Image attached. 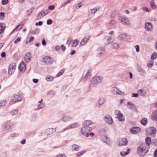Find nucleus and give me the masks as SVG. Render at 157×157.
Here are the masks:
<instances>
[{
	"mask_svg": "<svg viewBox=\"0 0 157 157\" xmlns=\"http://www.w3.org/2000/svg\"><path fill=\"white\" fill-rule=\"evenodd\" d=\"M141 124L144 125H145L147 123V120L146 118H144L141 121Z\"/></svg>",
	"mask_w": 157,
	"mask_h": 157,
	"instance_id": "nucleus-31",
	"label": "nucleus"
},
{
	"mask_svg": "<svg viewBox=\"0 0 157 157\" xmlns=\"http://www.w3.org/2000/svg\"><path fill=\"white\" fill-rule=\"evenodd\" d=\"M105 52V50L102 48H98L97 50L98 56H101Z\"/></svg>",
	"mask_w": 157,
	"mask_h": 157,
	"instance_id": "nucleus-19",
	"label": "nucleus"
},
{
	"mask_svg": "<svg viewBox=\"0 0 157 157\" xmlns=\"http://www.w3.org/2000/svg\"><path fill=\"white\" fill-rule=\"evenodd\" d=\"M43 24V23L41 21H40L38 22H36V25H41Z\"/></svg>",
	"mask_w": 157,
	"mask_h": 157,
	"instance_id": "nucleus-57",
	"label": "nucleus"
},
{
	"mask_svg": "<svg viewBox=\"0 0 157 157\" xmlns=\"http://www.w3.org/2000/svg\"><path fill=\"white\" fill-rule=\"evenodd\" d=\"M16 69V63H13L10 65L8 73L10 75L13 74L15 70Z\"/></svg>",
	"mask_w": 157,
	"mask_h": 157,
	"instance_id": "nucleus-5",
	"label": "nucleus"
},
{
	"mask_svg": "<svg viewBox=\"0 0 157 157\" xmlns=\"http://www.w3.org/2000/svg\"><path fill=\"white\" fill-rule=\"evenodd\" d=\"M26 65L24 62H22L19 67V70L21 72H24L26 70Z\"/></svg>",
	"mask_w": 157,
	"mask_h": 157,
	"instance_id": "nucleus-11",
	"label": "nucleus"
},
{
	"mask_svg": "<svg viewBox=\"0 0 157 157\" xmlns=\"http://www.w3.org/2000/svg\"><path fill=\"white\" fill-rule=\"evenodd\" d=\"M72 40V39L71 38H69L68 39L67 42V44L68 45L69 47L70 46V44Z\"/></svg>",
	"mask_w": 157,
	"mask_h": 157,
	"instance_id": "nucleus-46",
	"label": "nucleus"
},
{
	"mask_svg": "<svg viewBox=\"0 0 157 157\" xmlns=\"http://www.w3.org/2000/svg\"><path fill=\"white\" fill-rule=\"evenodd\" d=\"M115 114L117 116L120 121H123L124 120V117L123 114L121 112L118 110L115 111Z\"/></svg>",
	"mask_w": 157,
	"mask_h": 157,
	"instance_id": "nucleus-6",
	"label": "nucleus"
},
{
	"mask_svg": "<svg viewBox=\"0 0 157 157\" xmlns=\"http://www.w3.org/2000/svg\"><path fill=\"white\" fill-rule=\"evenodd\" d=\"M31 54L29 53H28L25 55V60L26 62H29L31 59Z\"/></svg>",
	"mask_w": 157,
	"mask_h": 157,
	"instance_id": "nucleus-17",
	"label": "nucleus"
},
{
	"mask_svg": "<svg viewBox=\"0 0 157 157\" xmlns=\"http://www.w3.org/2000/svg\"><path fill=\"white\" fill-rule=\"evenodd\" d=\"M5 28V26L4 24L0 23V34L3 32Z\"/></svg>",
	"mask_w": 157,
	"mask_h": 157,
	"instance_id": "nucleus-23",
	"label": "nucleus"
},
{
	"mask_svg": "<svg viewBox=\"0 0 157 157\" xmlns=\"http://www.w3.org/2000/svg\"><path fill=\"white\" fill-rule=\"evenodd\" d=\"M119 47V46L117 43H114L112 45V48L114 49H117Z\"/></svg>",
	"mask_w": 157,
	"mask_h": 157,
	"instance_id": "nucleus-35",
	"label": "nucleus"
},
{
	"mask_svg": "<svg viewBox=\"0 0 157 157\" xmlns=\"http://www.w3.org/2000/svg\"><path fill=\"white\" fill-rule=\"evenodd\" d=\"M130 131L132 133L137 134L140 132V129L138 127H133L131 129Z\"/></svg>",
	"mask_w": 157,
	"mask_h": 157,
	"instance_id": "nucleus-10",
	"label": "nucleus"
},
{
	"mask_svg": "<svg viewBox=\"0 0 157 157\" xmlns=\"http://www.w3.org/2000/svg\"><path fill=\"white\" fill-rule=\"evenodd\" d=\"M154 157H157V148L154 153Z\"/></svg>",
	"mask_w": 157,
	"mask_h": 157,
	"instance_id": "nucleus-64",
	"label": "nucleus"
},
{
	"mask_svg": "<svg viewBox=\"0 0 157 157\" xmlns=\"http://www.w3.org/2000/svg\"><path fill=\"white\" fill-rule=\"evenodd\" d=\"M42 43L43 46H45L46 45V42L44 39H43L42 41Z\"/></svg>",
	"mask_w": 157,
	"mask_h": 157,
	"instance_id": "nucleus-56",
	"label": "nucleus"
},
{
	"mask_svg": "<svg viewBox=\"0 0 157 157\" xmlns=\"http://www.w3.org/2000/svg\"><path fill=\"white\" fill-rule=\"evenodd\" d=\"M119 37L122 40H124L126 39L127 35L125 34H122L119 36Z\"/></svg>",
	"mask_w": 157,
	"mask_h": 157,
	"instance_id": "nucleus-27",
	"label": "nucleus"
},
{
	"mask_svg": "<svg viewBox=\"0 0 157 157\" xmlns=\"http://www.w3.org/2000/svg\"><path fill=\"white\" fill-rule=\"evenodd\" d=\"M72 118L68 117L67 116H66L63 117L62 119V120L63 121H67L70 120V119H71Z\"/></svg>",
	"mask_w": 157,
	"mask_h": 157,
	"instance_id": "nucleus-37",
	"label": "nucleus"
},
{
	"mask_svg": "<svg viewBox=\"0 0 157 157\" xmlns=\"http://www.w3.org/2000/svg\"><path fill=\"white\" fill-rule=\"evenodd\" d=\"M128 144V141L126 138H123L120 140L119 142V146L126 145Z\"/></svg>",
	"mask_w": 157,
	"mask_h": 157,
	"instance_id": "nucleus-13",
	"label": "nucleus"
},
{
	"mask_svg": "<svg viewBox=\"0 0 157 157\" xmlns=\"http://www.w3.org/2000/svg\"><path fill=\"white\" fill-rule=\"evenodd\" d=\"M128 107L129 109L134 110L136 109L135 107L132 104H131L129 102H128Z\"/></svg>",
	"mask_w": 157,
	"mask_h": 157,
	"instance_id": "nucleus-26",
	"label": "nucleus"
},
{
	"mask_svg": "<svg viewBox=\"0 0 157 157\" xmlns=\"http://www.w3.org/2000/svg\"><path fill=\"white\" fill-rule=\"evenodd\" d=\"M24 26V25H23V24H21V25H17V27H16V28L14 29L13 30V31H12V33H13L14 32V31L17 29L20 26V28L19 29H18V30H20V29H21L23 27V26Z\"/></svg>",
	"mask_w": 157,
	"mask_h": 157,
	"instance_id": "nucleus-30",
	"label": "nucleus"
},
{
	"mask_svg": "<svg viewBox=\"0 0 157 157\" xmlns=\"http://www.w3.org/2000/svg\"><path fill=\"white\" fill-rule=\"evenodd\" d=\"M56 131V128H50L47 129L46 130V132L48 134H51L54 132Z\"/></svg>",
	"mask_w": 157,
	"mask_h": 157,
	"instance_id": "nucleus-20",
	"label": "nucleus"
},
{
	"mask_svg": "<svg viewBox=\"0 0 157 157\" xmlns=\"http://www.w3.org/2000/svg\"><path fill=\"white\" fill-rule=\"evenodd\" d=\"M138 94L141 96H144L146 94V93L145 91V89H141L138 91Z\"/></svg>",
	"mask_w": 157,
	"mask_h": 157,
	"instance_id": "nucleus-22",
	"label": "nucleus"
},
{
	"mask_svg": "<svg viewBox=\"0 0 157 157\" xmlns=\"http://www.w3.org/2000/svg\"><path fill=\"white\" fill-rule=\"evenodd\" d=\"M130 150H131L130 149L128 148L127 149V151L126 152H125L124 155L123 154V153L122 151L120 152V154L123 157L126 155H128V154L130 152Z\"/></svg>",
	"mask_w": 157,
	"mask_h": 157,
	"instance_id": "nucleus-28",
	"label": "nucleus"
},
{
	"mask_svg": "<svg viewBox=\"0 0 157 157\" xmlns=\"http://www.w3.org/2000/svg\"><path fill=\"white\" fill-rule=\"evenodd\" d=\"M101 139L102 141L105 142L107 144H109L110 143V140L109 138L105 135L102 136L101 137Z\"/></svg>",
	"mask_w": 157,
	"mask_h": 157,
	"instance_id": "nucleus-15",
	"label": "nucleus"
},
{
	"mask_svg": "<svg viewBox=\"0 0 157 157\" xmlns=\"http://www.w3.org/2000/svg\"><path fill=\"white\" fill-rule=\"evenodd\" d=\"M102 79V77L101 76H96L94 77L91 79V84L92 85H95L100 83L101 82Z\"/></svg>",
	"mask_w": 157,
	"mask_h": 157,
	"instance_id": "nucleus-2",
	"label": "nucleus"
},
{
	"mask_svg": "<svg viewBox=\"0 0 157 157\" xmlns=\"http://www.w3.org/2000/svg\"><path fill=\"white\" fill-rule=\"evenodd\" d=\"M145 142L146 144V146L147 147H148V148H149V146L151 143V140L150 138L149 137H147L145 139Z\"/></svg>",
	"mask_w": 157,
	"mask_h": 157,
	"instance_id": "nucleus-21",
	"label": "nucleus"
},
{
	"mask_svg": "<svg viewBox=\"0 0 157 157\" xmlns=\"http://www.w3.org/2000/svg\"><path fill=\"white\" fill-rule=\"evenodd\" d=\"M78 124L77 123H75L71 124L70 126V128H74L78 127Z\"/></svg>",
	"mask_w": 157,
	"mask_h": 157,
	"instance_id": "nucleus-32",
	"label": "nucleus"
},
{
	"mask_svg": "<svg viewBox=\"0 0 157 157\" xmlns=\"http://www.w3.org/2000/svg\"><path fill=\"white\" fill-rule=\"evenodd\" d=\"M91 74V71L90 70H89L87 71L86 74L85 75L84 77V78H87L89 77V76H90Z\"/></svg>",
	"mask_w": 157,
	"mask_h": 157,
	"instance_id": "nucleus-33",
	"label": "nucleus"
},
{
	"mask_svg": "<svg viewBox=\"0 0 157 157\" xmlns=\"http://www.w3.org/2000/svg\"><path fill=\"white\" fill-rule=\"evenodd\" d=\"M41 13L44 15V16L47 15L48 13V10H43L41 11Z\"/></svg>",
	"mask_w": 157,
	"mask_h": 157,
	"instance_id": "nucleus-40",
	"label": "nucleus"
},
{
	"mask_svg": "<svg viewBox=\"0 0 157 157\" xmlns=\"http://www.w3.org/2000/svg\"><path fill=\"white\" fill-rule=\"evenodd\" d=\"M157 57V54L156 53H153L151 57L152 59H156Z\"/></svg>",
	"mask_w": 157,
	"mask_h": 157,
	"instance_id": "nucleus-45",
	"label": "nucleus"
},
{
	"mask_svg": "<svg viewBox=\"0 0 157 157\" xmlns=\"http://www.w3.org/2000/svg\"><path fill=\"white\" fill-rule=\"evenodd\" d=\"M147 132L148 134L152 135L155 134L156 132V131L154 127H151L147 129Z\"/></svg>",
	"mask_w": 157,
	"mask_h": 157,
	"instance_id": "nucleus-7",
	"label": "nucleus"
},
{
	"mask_svg": "<svg viewBox=\"0 0 157 157\" xmlns=\"http://www.w3.org/2000/svg\"><path fill=\"white\" fill-rule=\"evenodd\" d=\"M53 79V77L51 76H48L46 78V80L48 81H52Z\"/></svg>",
	"mask_w": 157,
	"mask_h": 157,
	"instance_id": "nucleus-41",
	"label": "nucleus"
},
{
	"mask_svg": "<svg viewBox=\"0 0 157 157\" xmlns=\"http://www.w3.org/2000/svg\"><path fill=\"white\" fill-rule=\"evenodd\" d=\"M84 125L85 126H87L91 124H92V122L91 121H84Z\"/></svg>",
	"mask_w": 157,
	"mask_h": 157,
	"instance_id": "nucleus-25",
	"label": "nucleus"
},
{
	"mask_svg": "<svg viewBox=\"0 0 157 157\" xmlns=\"http://www.w3.org/2000/svg\"><path fill=\"white\" fill-rule=\"evenodd\" d=\"M44 16V15L40 12L38 15L36 17V19L38 20L40 19L42 17Z\"/></svg>",
	"mask_w": 157,
	"mask_h": 157,
	"instance_id": "nucleus-38",
	"label": "nucleus"
},
{
	"mask_svg": "<svg viewBox=\"0 0 157 157\" xmlns=\"http://www.w3.org/2000/svg\"><path fill=\"white\" fill-rule=\"evenodd\" d=\"M44 106V104H40L38 105V108L40 109H41L43 108Z\"/></svg>",
	"mask_w": 157,
	"mask_h": 157,
	"instance_id": "nucleus-58",
	"label": "nucleus"
},
{
	"mask_svg": "<svg viewBox=\"0 0 157 157\" xmlns=\"http://www.w3.org/2000/svg\"><path fill=\"white\" fill-rule=\"evenodd\" d=\"M1 56L2 57H4L6 56V53L5 52H2L1 54Z\"/></svg>",
	"mask_w": 157,
	"mask_h": 157,
	"instance_id": "nucleus-62",
	"label": "nucleus"
},
{
	"mask_svg": "<svg viewBox=\"0 0 157 157\" xmlns=\"http://www.w3.org/2000/svg\"><path fill=\"white\" fill-rule=\"evenodd\" d=\"M145 28L146 30H150L152 28V25L150 22L146 23L145 25Z\"/></svg>",
	"mask_w": 157,
	"mask_h": 157,
	"instance_id": "nucleus-16",
	"label": "nucleus"
},
{
	"mask_svg": "<svg viewBox=\"0 0 157 157\" xmlns=\"http://www.w3.org/2000/svg\"><path fill=\"white\" fill-rule=\"evenodd\" d=\"M90 38V36H87L85 37L82 40L80 43V45H83L85 44H86L89 39Z\"/></svg>",
	"mask_w": 157,
	"mask_h": 157,
	"instance_id": "nucleus-14",
	"label": "nucleus"
},
{
	"mask_svg": "<svg viewBox=\"0 0 157 157\" xmlns=\"http://www.w3.org/2000/svg\"><path fill=\"white\" fill-rule=\"evenodd\" d=\"M6 104V102L5 101L3 100L1 101L0 102V107L4 106Z\"/></svg>",
	"mask_w": 157,
	"mask_h": 157,
	"instance_id": "nucleus-42",
	"label": "nucleus"
},
{
	"mask_svg": "<svg viewBox=\"0 0 157 157\" xmlns=\"http://www.w3.org/2000/svg\"><path fill=\"white\" fill-rule=\"evenodd\" d=\"M2 2L3 5H5L8 3V0H2Z\"/></svg>",
	"mask_w": 157,
	"mask_h": 157,
	"instance_id": "nucleus-51",
	"label": "nucleus"
},
{
	"mask_svg": "<svg viewBox=\"0 0 157 157\" xmlns=\"http://www.w3.org/2000/svg\"><path fill=\"white\" fill-rule=\"evenodd\" d=\"M132 96L134 97H137L138 96V94L137 93H133L132 94Z\"/></svg>",
	"mask_w": 157,
	"mask_h": 157,
	"instance_id": "nucleus-60",
	"label": "nucleus"
},
{
	"mask_svg": "<svg viewBox=\"0 0 157 157\" xmlns=\"http://www.w3.org/2000/svg\"><path fill=\"white\" fill-rule=\"evenodd\" d=\"M149 149L148 147H147L146 144H142L138 147L137 150V153L138 154L140 155L142 154H145L148 152Z\"/></svg>",
	"mask_w": 157,
	"mask_h": 157,
	"instance_id": "nucleus-1",
	"label": "nucleus"
},
{
	"mask_svg": "<svg viewBox=\"0 0 157 157\" xmlns=\"http://www.w3.org/2000/svg\"><path fill=\"white\" fill-rule=\"evenodd\" d=\"M100 9L99 8H94L91 10V13L92 14H94L96 12L98 11Z\"/></svg>",
	"mask_w": 157,
	"mask_h": 157,
	"instance_id": "nucleus-39",
	"label": "nucleus"
},
{
	"mask_svg": "<svg viewBox=\"0 0 157 157\" xmlns=\"http://www.w3.org/2000/svg\"><path fill=\"white\" fill-rule=\"evenodd\" d=\"M135 47L136 49V51L138 52L140 51V47L138 45H136L135 46Z\"/></svg>",
	"mask_w": 157,
	"mask_h": 157,
	"instance_id": "nucleus-54",
	"label": "nucleus"
},
{
	"mask_svg": "<svg viewBox=\"0 0 157 157\" xmlns=\"http://www.w3.org/2000/svg\"><path fill=\"white\" fill-rule=\"evenodd\" d=\"M21 40V38L20 37H18L14 41V43L15 44H17L18 42H20Z\"/></svg>",
	"mask_w": 157,
	"mask_h": 157,
	"instance_id": "nucleus-50",
	"label": "nucleus"
},
{
	"mask_svg": "<svg viewBox=\"0 0 157 157\" xmlns=\"http://www.w3.org/2000/svg\"><path fill=\"white\" fill-rule=\"evenodd\" d=\"M59 157H66L64 154H60L58 155Z\"/></svg>",
	"mask_w": 157,
	"mask_h": 157,
	"instance_id": "nucleus-63",
	"label": "nucleus"
},
{
	"mask_svg": "<svg viewBox=\"0 0 157 157\" xmlns=\"http://www.w3.org/2000/svg\"><path fill=\"white\" fill-rule=\"evenodd\" d=\"M5 17V13L3 12L0 13V20H3Z\"/></svg>",
	"mask_w": 157,
	"mask_h": 157,
	"instance_id": "nucleus-44",
	"label": "nucleus"
},
{
	"mask_svg": "<svg viewBox=\"0 0 157 157\" xmlns=\"http://www.w3.org/2000/svg\"><path fill=\"white\" fill-rule=\"evenodd\" d=\"M152 119L155 121H157V110H155L152 115Z\"/></svg>",
	"mask_w": 157,
	"mask_h": 157,
	"instance_id": "nucleus-18",
	"label": "nucleus"
},
{
	"mask_svg": "<svg viewBox=\"0 0 157 157\" xmlns=\"http://www.w3.org/2000/svg\"><path fill=\"white\" fill-rule=\"evenodd\" d=\"M119 20L125 25H128L130 24L129 21L124 17H119Z\"/></svg>",
	"mask_w": 157,
	"mask_h": 157,
	"instance_id": "nucleus-8",
	"label": "nucleus"
},
{
	"mask_svg": "<svg viewBox=\"0 0 157 157\" xmlns=\"http://www.w3.org/2000/svg\"><path fill=\"white\" fill-rule=\"evenodd\" d=\"M79 43L78 41L77 40H74L73 42L71 44L72 47H76L78 44Z\"/></svg>",
	"mask_w": 157,
	"mask_h": 157,
	"instance_id": "nucleus-24",
	"label": "nucleus"
},
{
	"mask_svg": "<svg viewBox=\"0 0 157 157\" xmlns=\"http://www.w3.org/2000/svg\"><path fill=\"white\" fill-rule=\"evenodd\" d=\"M111 37H109L107 39V43L108 44H110L111 43Z\"/></svg>",
	"mask_w": 157,
	"mask_h": 157,
	"instance_id": "nucleus-59",
	"label": "nucleus"
},
{
	"mask_svg": "<svg viewBox=\"0 0 157 157\" xmlns=\"http://www.w3.org/2000/svg\"><path fill=\"white\" fill-rule=\"evenodd\" d=\"M42 61L47 65L51 64L53 62V58L50 56H47L43 57Z\"/></svg>",
	"mask_w": 157,
	"mask_h": 157,
	"instance_id": "nucleus-3",
	"label": "nucleus"
},
{
	"mask_svg": "<svg viewBox=\"0 0 157 157\" xmlns=\"http://www.w3.org/2000/svg\"><path fill=\"white\" fill-rule=\"evenodd\" d=\"M105 120L108 124H112L113 123V121L112 118L109 115H106L105 117Z\"/></svg>",
	"mask_w": 157,
	"mask_h": 157,
	"instance_id": "nucleus-9",
	"label": "nucleus"
},
{
	"mask_svg": "<svg viewBox=\"0 0 157 157\" xmlns=\"http://www.w3.org/2000/svg\"><path fill=\"white\" fill-rule=\"evenodd\" d=\"M72 147L74 150H75L76 151H78L79 150V147L77 146L75 144H73L72 145Z\"/></svg>",
	"mask_w": 157,
	"mask_h": 157,
	"instance_id": "nucleus-34",
	"label": "nucleus"
},
{
	"mask_svg": "<svg viewBox=\"0 0 157 157\" xmlns=\"http://www.w3.org/2000/svg\"><path fill=\"white\" fill-rule=\"evenodd\" d=\"M64 71L63 70H61L60 72H59L58 74L56 76L57 77H59L61 76L64 73Z\"/></svg>",
	"mask_w": 157,
	"mask_h": 157,
	"instance_id": "nucleus-48",
	"label": "nucleus"
},
{
	"mask_svg": "<svg viewBox=\"0 0 157 157\" xmlns=\"http://www.w3.org/2000/svg\"><path fill=\"white\" fill-rule=\"evenodd\" d=\"M151 5L152 8L155 9L156 8V6L154 5V2L153 1H151Z\"/></svg>",
	"mask_w": 157,
	"mask_h": 157,
	"instance_id": "nucleus-43",
	"label": "nucleus"
},
{
	"mask_svg": "<svg viewBox=\"0 0 157 157\" xmlns=\"http://www.w3.org/2000/svg\"><path fill=\"white\" fill-rule=\"evenodd\" d=\"M154 62L152 61H149L147 63V66L148 67H152L154 65Z\"/></svg>",
	"mask_w": 157,
	"mask_h": 157,
	"instance_id": "nucleus-36",
	"label": "nucleus"
},
{
	"mask_svg": "<svg viewBox=\"0 0 157 157\" xmlns=\"http://www.w3.org/2000/svg\"><path fill=\"white\" fill-rule=\"evenodd\" d=\"M48 9L49 10H53L55 9V6L54 5L49 6Z\"/></svg>",
	"mask_w": 157,
	"mask_h": 157,
	"instance_id": "nucleus-53",
	"label": "nucleus"
},
{
	"mask_svg": "<svg viewBox=\"0 0 157 157\" xmlns=\"http://www.w3.org/2000/svg\"><path fill=\"white\" fill-rule=\"evenodd\" d=\"M90 128L87 126H85L82 127L81 130V132L83 135H86V137L89 136L88 132L90 131Z\"/></svg>",
	"mask_w": 157,
	"mask_h": 157,
	"instance_id": "nucleus-4",
	"label": "nucleus"
},
{
	"mask_svg": "<svg viewBox=\"0 0 157 157\" xmlns=\"http://www.w3.org/2000/svg\"><path fill=\"white\" fill-rule=\"evenodd\" d=\"M18 113V110L15 109L14 110H13L11 112L12 115H14L17 114Z\"/></svg>",
	"mask_w": 157,
	"mask_h": 157,
	"instance_id": "nucleus-52",
	"label": "nucleus"
},
{
	"mask_svg": "<svg viewBox=\"0 0 157 157\" xmlns=\"http://www.w3.org/2000/svg\"><path fill=\"white\" fill-rule=\"evenodd\" d=\"M85 152V151H81L80 152H78L77 153V156H80L82 155Z\"/></svg>",
	"mask_w": 157,
	"mask_h": 157,
	"instance_id": "nucleus-49",
	"label": "nucleus"
},
{
	"mask_svg": "<svg viewBox=\"0 0 157 157\" xmlns=\"http://www.w3.org/2000/svg\"><path fill=\"white\" fill-rule=\"evenodd\" d=\"M11 100L13 102L20 101L21 100V98L19 95H13L11 96Z\"/></svg>",
	"mask_w": 157,
	"mask_h": 157,
	"instance_id": "nucleus-12",
	"label": "nucleus"
},
{
	"mask_svg": "<svg viewBox=\"0 0 157 157\" xmlns=\"http://www.w3.org/2000/svg\"><path fill=\"white\" fill-rule=\"evenodd\" d=\"M118 90L116 87H114L113 88L112 92L114 94H120L119 93V92H118Z\"/></svg>",
	"mask_w": 157,
	"mask_h": 157,
	"instance_id": "nucleus-29",
	"label": "nucleus"
},
{
	"mask_svg": "<svg viewBox=\"0 0 157 157\" xmlns=\"http://www.w3.org/2000/svg\"><path fill=\"white\" fill-rule=\"evenodd\" d=\"M61 48L63 51H64L66 50V47L64 46L63 45H61Z\"/></svg>",
	"mask_w": 157,
	"mask_h": 157,
	"instance_id": "nucleus-61",
	"label": "nucleus"
},
{
	"mask_svg": "<svg viewBox=\"0 0 157 157\" xmlns=\"http://www.w3.org/2000/svg\"><path fill=\"white\" fill-rule=\"evenodd\" d=\"M71 0H68V1L66 2H65L62 5V7H63L65 6L67 4L69 3L71 1Z\"/></svg>",
	"mask_w": 157,
	"mask_h": 157,
	"instance_id": "nucleus-47",
	"label": "nucleus"
},
{
	"mask_svg": "<svg viewBox=\"0 0 157 157\" xmlns=\"http://www.w3.org/2000/svg\"><path fill=\"white\" fill-rule=\"evenodd\" d=\"M52 21L51 19H48L47 21V24L48 25L51 24L52 23Z\"/></svg>",
	"mask_w": 157,
	"mask_h": 157,
	"instance_id": "nucleus-55",
	"label": "nucleus"
}]
</instances>
